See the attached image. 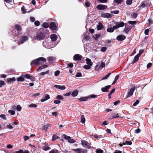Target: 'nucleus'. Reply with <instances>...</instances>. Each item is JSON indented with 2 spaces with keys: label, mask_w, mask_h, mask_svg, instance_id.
Listing matches in <instances>:
<instances>
[{
  "label": "nucleus",
  "mask_w": 153,
  "mask_h": 153,
  "mask_svg": "<svg viewBox=\"0 0 153 153\" xmlns=\"http://www.w3.org/2000/svg\"><path fill=\"white\" fill-rule=\"evenodd\" d=\"M42 62H46V59L45 58L42 57L33 60L30 63V65H37L39 64L42 65L43 63Z\"/></svg>",
  "instance_id": "nucleus-1"
},
{
  "label": "nucleus",
  "mask_w": 153,
  "mask_h": 153,
  "mask_svg": "<svg viewBox=\"0 0 153 153\" xmlns=\"http://www.w3.org/2000/svg\"><path fill=\"white\" fill-rule=\"evenodd\" d=\"M28 39V37L27 36L25 35H23L22 36L21 38H18V40L17 41V43L20 44H22L25 42Z\"/></svg>",
  "instance_id": "nucleus-2"
},
{
  "label": "nucleus",
  "mask_w": 153,
  "mask_h": 153,
  "mask_svg": "<svg viewBox=\"0 0 153 153\" xmlns=\"http://www.w3.org/2000/svg\"><path fill=\"white\" fill-rule=\"evenodd\" d=\"M22 30L21 26L19 25H16L15 26V31H13L12 34L13 35H19L20 34L21 31Z\"/></svg>",
  "instance_id": "nucleus-3"
},
{
  "label": "nucleus",
  "mask_w": 153,
  "mask_h": 153,
  "mask_svg": "<svg viewBox=\"0 0 153 153\" xmlns=\"http://www.w3.org/2000/svg\"><path fill=\"white\" fill-rule=\"evenodd\" d=\"M97 96L94 94L89 95L88 96L82 97L79 99V100L82 101H86L90 98H95L97 97Z\"/></svg>",
  "instance_id": "nucleus-4"
},
{
  "label": "nucleus",
  "mask_w": 153,
  "mask_h": 153,
  "mask_svg": "<svg viewBox=\"0 0 153 153\" xmlns=\"http://www.w3.org/2000/svg\"><path fill=\"white\" fill-rule=\"evenodd\" d=\"M48 40H45L43 42V46L45 48H50L52 47V43L50 42H49L47 41Z\"/></svg>",
  "instance_id": "nucleus-5"
},
{
  "label": "nucleus",
  "mask_w": 153,
  "mask_h": 153,
  "mask_svg": "<svg viewBox=\"0 0 153 153\" xmlns=\"http://www.w3.org/2000/svg\"><path fill=\"white\" fill-rule=\"evenodd\" d=\"M45 36V34L43 33L41 31L37 34L36 36V38L37 40H43L44 39Z\"/></svg>",
  "instance_id": "nucleus-6"
},
{
  "label": "nucleus",
  "mask_w": 153,
  "mask_h": 153,
  "mask_svg": "<svg viewBox=\"0 0 153 153\" xmlns=\"http://www.w3.org/2000/svg\"><path fill=\"white\" fill-rule=\"evenodd\" d=\"M116 25L114 26L115 29H117L120 27H123L124 25V23L123 22H116L114 23Z\"/></svg>",
  "instance_id": "nucleus-7"
},
{
  "label": "nucleus",
  "mask_w": 153,
  "mask_h": 153,
  "mask_svg": "<svg viewBox=\"0 0 153 153\" xmlns=\"http://www.w3.org/2000/svg\"><path fill=\"white\" fill-rule=\"evenodd\" d=\"M135 87L131 88L128 91L127 94L126 95V97L128 98L132 96L133 94L134 91L135 90Z\"/></svg>",
  "instance_id": "nucleus-8"
},
{
  "label": "nucleus",
  "mask_w": 153,
  "mask_h": 153,
  "mask_svg": "<svg viewBox=\"0 0 153 153\" xmlns=\"http://www.w3.org/2000/svg\"><path fill=\"white\" fill-rule=\"evenodd\" d=\"M73 150L76 153H86L87 152L86 150L80 148L73 149Z\"/></svg>",
  "instance_id": "nucleus-9"
},
{
  "label": "nucleus",
  "mask_w": 153,
  "mask_h": 153,
  "mask_svg": "<svg viewBox=\"0 0 153 153\" xmlns=\"http://www.w3.org/2000/svg\"><path fill=\"white\" fill-rule=\"evenodd\" d=\"M82 144L83 146L88 149H90L91 146H89V143L86 141L82 140Z\"/></svg>",
  "instance_id": "nucleus-10"
},
{
  "label": "nucleus",
  "mask_w": 153,
  "mask_h": 153,
  "mask_svg": "<svg viewBox=\"0 0 153 153\" xmlns=\"http://www.w3.org/2000/svg\"><path fill=\"white\" fill-rule=\"evenodd\" d=\"M107 6L102 4H99L97 6L96 8L99 10H102L106 9Z\"/></svg>",
  "instance_id": "nucleus-11"
},
{
  "label": "nucleus",
  "mask_w": 153,
  "mask_h": 153,
  "mask_svg": "<svg viewBox=\"0 0 153 153\" xmlns=\"http://www.w3.org/2000/svg\"><path fill=\"white\" fill-rule=\"evenodd\" d=\"M126 39V36L123 34L118 35L116 39L119 41H122Z\"/></svg>",
  "instance_id": "nucleus-12"
},
{
  "label": "nucleus",
  "mask_w": 153,
  "mask_h": 153,
  "mask_svg": "<svg viewBox=\"0 0 153 153\" xmlns=\"http://www.w3.org/2000/svg\"><path fill=\"white\" fill-rule=\"evenodd\" d=\"M50 98L49 95L47 94H45L43 96L42 98L41 99V102H44Z\"/></svg>",
  "instance_id": "nucleus-13"
},
{
  "label": "nucleus",
  "mask_w": 153,
  "mask_h": 153,
  "mask_svg": "<svg viewBox=\"0 0 153 153\" xmlns=\"http://www.w3.org/2000/svg\"><path fill=\"white\" fill-rule=\"evenodd\" d=\"M82 57L81 55L79 54H76L74 56L73 59L75 61L80 60L81 59Z\"/></svg>",
  "instance_id": "nucleus-14"
},
{
  "label": "nucleus",
  "mask_w": 153,
  "mask_h": 153,
  "mask_svg": "<svg viewBox=\"0 0 153 153\" xmlns=\"http://www.w3.org/2000/svg\"><path fill=\"white\" fill-rule=\"evenodd\" d=\"M17 122L15 121L13 122H12L11 123V124H9L7 125V127L9 129H13V127L12 126V125L13 126L15 125H17Z\"/></svg>",
  "instance_id": "nucleus-15"
},
{
  "label": "nucleus",
  "mask_w": 153,
  "mask_h": 153,
  "mask_svg": "<svg viewBox=\"0 0 153 153\" xmlns=\"http://www.w3.org/2000/svg\"><path fill=\"white\" fill-rule=\"evenodd\" d=\"M111 87V85H108L101 88V91L103 92H108L109 89Z\"/></svg>",
  "instance_id": "nucleus-16"
},
{
  "label": "nucleus",
  "mask_w": 153,
  "mask_h": 153,
  "mask_svg": "<svg viewBox=\"0 0 153 153\" xmlns=\"http://www.w3.org/2000/svg\"><path fill=\"white\" fill-rule=\"evenodd\" d=\"M50 28L52 30H56V27L54 22H51L50 24Z\"/></svg>",
  "instance_id": "nucleus-17"
},
{
  "label": "nucleus",
  "mask_w": 153,
  "mask_h": 153,
  "mask_svg": "<svg viewBox=\"0 0 153 153\" xmlns=\"http://www.w3.org/2000/svg\"><path fill=\"white\" fill-rule=\"evenodd\" d=\"M131 28L128 25L127 26H126V27L124 29L123 31L126 34H128L131 30Z\"/></svg>",
  "instance_id": "nucleus-18"
},
{
  "label": "nucleus",
  "mask_w": 153,
  "mask_h": 153,
  "mask_svg": "<svg viewBox=\"0 0 153 153\" xmlns=\"http://www.w3.org/2000/svg\"><path fill=\"white\" fill-rule=\"evenodd\" d=\"M54 87L57 88L60 90H64L65 89V87L64 85H54Z\"/></svg>",
  "instance_id": "nucleus-19"
},
{
  "label": "nucleus",
  "mask_w": 153,
  "mask_h": 153,
  "mask_svg": "<svg viewBox=\"0 0 153 153\" xmlns=\"http://www.w3.org/2000/svg\"><path fill=\"white\" fill-rule=\"evenodd\" d=\"M97 28L98 30H101L103 28L102 24L100 22H99L98 25H97Z\"/></svg>",
  "instance_id": "nucleus-20"
},
{
  "label": "nucleus",
  "mask_w": 153,
  "mask_h": 153,
  "mask_svg": "<svg viewBox=\"0 0 153 153\" xmlns=\"http://www.w3.org/2000/svg\"><path fill=\"white\" fill-rule=\"evenodd\" d=\"M50 38L52 41H55L57 39V36L56 34H52L51 35Z\"/></svg>",
  "instance_id": "nucleus-21"
},
{
  "label": "nucleus",
  "mask_w": 153,
  "mask_h": 153,
  "mask_svg": "<svg viewBox=\"0 0 153 153\" xmlns=\"http://www.w3.org/2000/svg\"><path fill=\"white\" fill-rule=\"evenodd\" d=\"M78 94V90L76 89L73 91L71 93V95L73 97L76 96Z\"/></svg>",
  "instance_id": "nucleus-22"
},
{
  "label": "nucleus",
  "mask_w": 153,
  "mask_h": 153,
  "mask_svg": "<svg viewBox=\"0 0 153 153\" xmlns=\"http://www.w3.org/2000/svg\"><path fill=\"white\" fill-rule=\"evenodd\" d=\"M49 126V125L48 124H45L42 127L41 129L42 130L46 131L48 129Z\"/></svg>",
  "instance_id": "nucleus-23"
},
{
  "label": "nucleus",
  "mask_w": 153,
  "mask_h": 153,
  "mask_svg": "<svg viewBox=\"0 0 153 153\" xmlns=\"http://www.w3.org/2000/svg\"><path fill=\"white\" fill-rule=\"evenodd\" d=\"M140 56H139V55L137 54L134 57V60H133V61L132 63V64H134L135 62H137L138 60V59H139Z\"/></svg>",
  "instance_id": "nucleus-24"
},
{
  "label": "nucleus",
  "mask_w": 153,
  "mask_h": 153,
  "mask_svg": "<svg viewBox=\"0 0 153 153\" xmlns=\"http://www.w3.org/2000/svg\"><path fill=\"white\" fill-rule=\"evenodd\" d=\"M101 16L104 17L109 18L110 17L111 15L109 13H106L102 14Z\"/></svg>",
  "instance_id": "nucleus-25"
},
{
  "label": "nucleus",
  "mask_w": 153,
  "mask_h": 153,
  "mask_svg": "<svg viewBox=\"0 0 153 153\" xmlns=\"http://www.w3.org/2000/svg\"><path fill=\"white\" fill-rule=\"evenodd\" d=\"M87 64L90 66H92L93 65V63L91 61L90 59L88 58H86L85 60Z\"/></svg>",
  "instance_id": "nucleus-26"
},
{
  "label": "nucleus",
  "mask_w": 153,
  "mask_h": 153,
  "mask_svg": "<svg viewBox=\"0 0 153 153\" xmlns=\"http://www.w3.org/2000/svg\"><path fill=\"white\" fill-rule=\"evenodd\" d=\"M115 29L114 27V26L113 27H108L107 28V32H110V33H112L114 32V30L115 29Z\"/></svg>",
  "instance_id": "nucleus-27"
},
{
  "label": "nucleus",
  "mask_w": 153,
  "mask_h": 153,
  "mask_svg": "<svg viewBox=\"0 0 153 153\" xmlns=\"http://www.w3.org/2000/svg\"><path fill=\"white\" fill-rule=\"evenodd\" d=\"M17 81L19 82H23L25 80L24 78L22 76H20L17 78Z\"/></svg>",
  "instance_id": "nucleus-28"
},
{
  "label": "nucleus",
  "mask_w": 153,
  "mask_h": 153,
  "mask_svg": "<svg viewBox=\"0 0 153 153\" xmlns=\"http://www.w3.org/2000/svg\"><path fill=\"white\" fill-rule=\"evenodd\" d=\"M35 136L34 134H31L30 136H25L24 137V138L25 141H26L27 140H28L30 137H34Z\"/></svg>",
  "instance_id": "nucleus-29"
},
{
  "label": "nucleus",
  "mask_w": 153,
  "mask_h": 153,
  "mask_svg": "<svg viewBox=\"0 0 153 153\" xmlns=\"http://www.w3.org/2000/svg\"><path fill=\"white\" fill-rule=\"evenodd\" d=\"M119 117H120L119 116L118 114H113L110 117V118L111 119H113V118H119Z\"/></svg>",
  "instance_id": "nucleus-30"
},
{
  "label": "nucleus",
  "mask_w": 153,
  "mask_h": 153,
  "mask_svg": "<svg viewBox=\"0 0 153 153\" xmlns=\"http://www.w3.org/2000/svg\"><path fill=\"white\" fill-rule=\"evenodd\" d=\"M16 78L15 77H13L12 78H8L7 79V82H11L13 81H16Z\"/></svg>",
  "instance_id": "nucleus-31"
},
{
  "label": "nucleus",
  "mask_w": 153,
  "mask_h": 153,
  "mask_svg": "<svg viewBox=\"0 0 153 153\" xmlns=\"http://www.w3.org/2000/svg\"><path fill=\"white\" fill-rule=\"evenodd\" d=\"M47 59L49 61H51L54 60L55 59V58L53 56H49L47 58Z\"/></svg>",
  "instance_id": "nucleus-32"
},
{
  "label": "nucleus",
  "mask_w": 153,
  "mask_h": 153,
  "mask_svg": "<svg viewBox=\"0 0 153 153\" xmlns=\"http://www.w3.org/2000/svg\"><path fill=\"white\" fill-rule=\"evenodd\" d=\"M132 143L131 141H126L125 142H123V144L124 145H130L132 144Z\"/></svg>",
  "instance_id": "nucleus-33"
},
{
  "label": "nucleus",
  "mask_w": 153,
  "mask_h": 153,
  "mask_svg": "<svg viewBox=\"0 0 153 153\" xmlns=\"http://www.w3.org/2000/svg\"><path fill=\"white\" fill-rule=\"evenodd\" d=\"M81 122L82 123H84L85 122V120L83 115H82L81 116Z\"/></svg>",
  "instance_id": "nucleus-34"
},
{
  "label": "nucleus",
  "mask_w": 153,
  "mask_h": 153,
  "mask_svg": "<svg viewBox=\"0 0 153 153\" xmlns=\"http://www.w3.org/2000/svg\"><path fill=\"white\" fill-rule=\"evenodd\" d=\"M111 74V73H108L106 75L102 78V80L105 79H108L109 77Z\"/></svg>",
  "instance_id": "nucleus-35"
},
{
  "label": "nucleus",
  "mask_w": 153,
  "mask_h": 153,
  "mask_svg": "<svg viewBox=\"0 0 153 153\" xmlns=\"http://www.w3.org/2000/svg\"><path fill=\"white\" fill-rule=\"evenodd\" d=\"M123 2V0H114L113 2L118 4H121Z\"/></svg>",
  "instance_id": "nucleus-36"
},
{
  "label": "nucleus",
  "mask_w": 153,
  "mask_h": 153,
  "mask_svg": "<svg viewBox=\"0 0 153 153\" xmlns=\"http://www.w3.org/2000/svg\"><path fill=\"white\" fill-rule=\"evenodd\" d=\"M49 73V71L48 70L45 72H43L40 73V74H39V75H41V76H43L44 75L48 74Z\"/></svg>",
  "instance_id": "nucleus-37"
},
{
  "label": "nucleus",
  "mask_w": 153,
  "mask_h": 153,
  "mask_svg": "<svg viewBox=\"0 0 153 153\" xmlns=\"http://www.w3.org/2000/svg\"><path fill=\"white\" fill-rule=\"evenodd\" d=\"M42 32L44 33L45 36L46 34H49V32L47 30L43 29Z\"/></svg>",
  "instance_id": "nucleus-38"
},
{
  "label": "nucleus",
  "mask_w": 153,
  "mask_h": 153,
  "mask_svg": "<svg viewBox=\"0 0 153 153\" xmlns=\"http://www.w3.org/2000/svg\"><path fill=\"white\" fill-rule=\"evenodd\" d=\"M91 66H90V65H85L83 66V68L85 69L88 70L91 69Z\"/></svg>",
  "instance_id": "nucleus-39"
},
{
  "label": "nucleus",
  "mask_w": 153,
  "mask_h": 153,
  "mask_svg": "<svg viewBox=\"0 0 153 153\" xmlns=\"http://www.w3.org/2000/svg\"><path fill=\"white\" fill-rule=\"evenodd\" d=\"M43 27L45 28H47L49 27V24L46 23L44 22L42 24Z\"/></svg>",
  "instance_id": "nucleus-40"
},
{
  "label": "nucleus",
  "mask_w": 153,
  "mask_h": 153,
  "mask_svg": "<svg viewBox=\"0 0 153 153\" xmlns=\"http://www.w3.org/2000/svg\"><path fill=\"white\" fill-rule=\"evenodd\" d=\"M100 36V34H95L93 36V38L95 40H97V38H99Z\"/></svg>",
  "instance_id": "nucleus-41"
},
{
  "label": "nucleus",
  "mask_w": 153,
  "mask_h": 153,
  "mask_svg": "<svg viewBox=\"0 0 153 153\" xmlns=\"http://www.w3.org/2000/svg\"><path fill=\"white\" fill-rule=\"evenodd\" d=\"M22 75L24 77L28 79H30L31 78V76L29 74H25L24 75L22 74Z\"/></svg>",
  "instance_id": "nucleus-42"
},
{
  "label": "nucleus",
  "mask_w": 153,
  "mask_h": 153,
  "mask_svg": "<svg viewBox=\"0 0 153 153\" xmlns=\"http://www.w3.org/2000/svg\"><path fill=\"white\" fill-rule=\"evenodd\" d=\"M49 153H59V151L56 149H52L51 151H50Z\"/></svg>",
  "instance_id": "nucleus-43"
},
{
  "label": "nucleus",
  "mask_w": 153,
  "mask_h": 153,
  "mask_svg": "<svg viewBox=\"0 0 153 153\" xmlns=\"http://www.w3.org/2000/svg\"><path fill=\"white\" fill-rule=\"evenodd\" d=\"M24 6H23L22 7L21 10L22 13H25L26 12V10L25 9Z\"/></svg>",
  "instance_id": "nucleus-44"
},
{
  "label": "nucleus",
  "mask_w": 153,
  "mask_h": 153,
  "mask_svg": "<svg viewBox=\"0 0 153 153\" xmlns=\"http://www.w3.org/2000/svg\"><path fill=\"white\" fill-rule=\"evenodd\" d=\"M96 153H103V150L100 149H97L96 151Z\"/></svg>",
  "instance_id": "nucleus-45"
},
{
  "label": "nucleus",
  "mask_w": 153,
  "mask_h": 153,
  "mask_svg": "<svg viewBox=\"0 0 153 153\" xmlns=\"http://www.w3.org/2000/svg\"><path fill=\"white\" fill-rule=\"evenodd\" d=\"M58 138H59V137L56 134H53L52 137V140L54 141Z\"/></svg>",
  "instance_id": "nucleus-46"
},
{
  "label": "nucleus",
  "mask_w": 153,
  "mask_h": 153,
  "mask_svg": "<svg viewBox=\"0 0 153 153\" xmlns=\"http://www.w3.org/2000/svg\"><path fill=\"white\" fill-rule=\"evenodd\" d=\"M132 0H127L126 1V4L128 5H130L132 3Z\"/></svg>",
  "instance_id": "nucleus-47"
},
{
  "label": "nucleus",
  "mask_w": 153,
  "mask_h": 153,
  "mask_svg": "<svg viewBox=\"0 0 153 153\" xmlns=\"http://www.w3.org/2000/svg\"><path fill=\"white\" fill-rule=\"evenodd\" d=\"M56 98L57 99L59 100H63V97L61 95H58L56 97Z\"/></svg>",
  "instance_id": "nucleus-48"
},
{
  "label": "nucleus",
  "mask_w": 153,
  "mask_h": 153,
  "mask_svg": "<svg viewBox=\"0 0 153 153\" xmlns=\"http://www.w3.org/2000/svg\"><path fill=\"white\" fill-rule=\"evenodd\" d=\"M9 113L10 114L12 115H13L15 114V112L14 110H9L8 111Z\"/></svg>",
  "instance_id": "nucleus-49"
},
{
  "label": "nucleus",
  "mask_w": 153,
  "mask_h": 153,
  "mask_svg": "<svg viewBox=\"0 0 153 153\" xmlns=\"http://www.w3.org/2000/svg\"><path fill=\"white\" fill-rule=\"evenodd\" d=\"M22 107L19 105H17L16 107V109L18 111H20L21 110Z\"/></svg>",
  "instance_id": "nucleus-50"
},
{
  "label": "nucleus",
  "mask_w": 153,
  "mask_h": 153,
  "mask_svg": "<svg viewBox=\"0 0 153 153\" xmlns=\"http://www.w3.org/2000/svg\"><path fill=\"white\" fill-rule=\"evenodd\" d=\"M128 23L132 25L135 24L136 23V21H128Z\"/></svg>",
  "instance_id": "nucleus-51"
},
{
  "label": "nucleus",
  "mask_w": 153,
  "mask_h": 153,
  "mask_svg": "<svg viewBox=\"0 0 153 153\" xmlns=\"http://www.w3.org/2000/svg\"><path fill=\"white\" fill-rule=\"evenodd\" d=\"M40 23L38 21H36L34 22L35 25L37 26H38L39 25Z\"/></svg>",
  "instance_id": "nucleus-52"
},
{
  "label": "nucleus",
  "mask_w": 153,
  "mask_h": 153,
  "mask_svg": "<svg viewBox=\"0 0 153 153\" xmlns=\"http://www.w3.org/2000/svg\"><path fill=\"white\" fill-rule=\"evenodd\" d=\"M82 76V74L80 72L77 73L76 75H75L76 77H80Z\"/></svg>",
  "instance_id": "nucleus-53"
},
{
  "label": "nucleus",
  "mask_w": 153,
  "mask_h": 153,
  "mask_svg": "<svg viewBox=\"0 0 153 153\" xmlns=\"http://www.w3.org/2000/svg\"><path fill=\"white\" fill-rule=\"evenodd\" d=\"M63 135L64 138L66 140L69 139L71 138L70 137L67 136L66 134H63Z\"/></svg>",
  "instance_id": "nucleus-54"
},
{
  "label": "nucleus",
  "mask_w": 153,
  "mask_h": 153,
  "mask_svg": "<svg viewBox=\"0 0 153 153\" xmlns=\"http://www.w3.org/2000/svg\"><path fill=\"white\" fill-rule=\"evenodd\" d=\"M107 50V48L105 47H102L101 49V51L102 52H105Z\"/></svg>",
  "instance_id": "nucleus-55"
},
{
  "label": "nucleus",
  "mask_w": 153,
  "mask_h": 153,
  "mask_svg": "<svg viewBox=\"0 0 153 153\" xmlns=\"http://www.w3.org/2000/svg\"><path fill=\"white\" fill-rule=\"evenodd\" d=\"M119 12V10H116L115 11H111V13H114V14H118Z\"/></svg>",
  "instance_id": "nucleus-56"
},
{
  "label": "nucleus",
  "mask_w": 153,
  "mask_h": 153,
  "mask_svg": "<svg viewBox=\"0 0 153 153\" xmlns=\"http://www.w3.org/2000/svg\"><path fill=\"white\" fill-rule=\"evenodd\" d=\"M91 137H93L96 138H100L101 137L100 136H98L96 134H94L93 135H91Z\"/></svg>",
  "instance_id": "nucleus-57"
},
{
  "label": "nucleus",
  "mask_w": 153,
  "mask_h": 153,
  "mask_svg": "<svg viewBox=\"0 0 153 153\" xmlns=\"http://www.w3.org/2000/svg\"><path fill=\"white\" fill-rule=\"evenodd\" d=\"M139 102V101L138 100H137L136 102L133 104V105L134 106L137 105Z\"/></svg>",
  "instance_id": "nucleus-58"
},
{
  "label": "nucleus",
  "mask_w": 153,
  "mask_h": 153,
  "mask_svg": "<svg viewBox=\"0 0 153 153\" xmlns=\"http://www.w3.org/2000/svg\"><path fill=\"white\" fill-rule=\"evenodd\" d=\"M60 71H59L57 70L54 73V74L55 76H58L60 74Z\"/></svg>",
  "instance_id": "nucleus-59"
},
{
  "label": "nucleus",
  "mask_w": 153,
  "mask_h": 153,
  "mask_svg": "<svg viewBox=\"0 0 153 153\" xmlns=\"http://www.w3.org/2000/svg\"><path fill=\"white\" fill-rule=\"evenodd\" d=\"M29 107H35V108H36V107L37 105L36 104H30L29 105Z\"/></svg>",
  "instance_id": "nucleus-60"
},
{
  "label": "nucleus",
  "mask_w": 153,
  "mask_h": 153,
  "mask_svg": "<svg viewBox=\"0 0 153 153\" xmlns=\"http://www.w3.org/2000/svg\"><path fill=\"white\" fill-rule=\"evenodd\" d=\"M0 117L1 118H2L4 120L6 119V116L4 114H2L0 115Z\"/></svg>",
  "instance_id": "nucleus-61"
},
{
  "label": "nucleus",
  "mask_w": 153,
  "mask_h": 153,
  "mask_svg": "<svg viewBox=\"0 0 153 153\" xmlns=\"http://www.w3.org/2000/svg\"><path fill=\"white\" fill-rule=\"evenodd\" d=\"M53 102L56 104H59L60 103V101L58 100H55Z\"/></svg>",
  "instance_id": "nucleus-62"
},
{
  "label": "nucleus",
  "mask_w": 153,
  "mask_h": 153,
  "mask_svg": "<svg viewBox=\"0 0 153 153\" xmlns=\"http://www.w3.org/2000/svg\"><path fill=\"white\" fill-rule=\"evenodd\" d=\"M149 31V30L148 29H146L145 30L144 33L145 34L147 35L148 34V33Z\"/></svg>",
  "instance_id": "nucleus-63"
},
{
  "label": "nucleus",
  "mask_w": 153,
  "mask_h": 153,
  "mask_svg": "<svg viewBox=\"0 0 153 153\" xmlns=\"http://www.w3.org/2000/svg\"><path fill=\"white\" fill-rule=\"evenodd\" d=\"M30 20L31 22H33L35 21V19L33 17H30Z\"/></svg>",
  "instance_id": "nucleus-64"
}]
</instances>
